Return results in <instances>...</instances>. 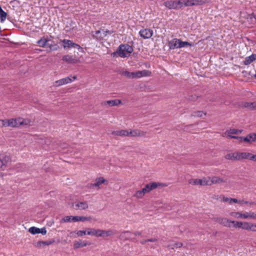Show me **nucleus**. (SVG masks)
Returning <instances> with one entry per match:
<instances>
[{
	"mask_svg": "<svg viewBox=\"0 0 256 256\" xmlns=\"http://www.w3.org/2000/svg\"><path fill=\"white\" fill-rule=\"evenodd\" d=\"M166 186L167 185L166 184L157 182H152L146 184L144 188H142V190L144 194H146L150 192L153 190L156 189L158 187H164Z\"/></svg>",
	"mask_w": 256,
	"mask_h": 256,
	"instance_id": "7ed1b4c3",
	"label": "nucleus"
},
{
	"mask_svg": "<svg viewBox=\"0 0 256 256\" xmlns=\"http://www.w3.org/2000/svg\"><path fill=\"white\" fill-rule=\"evenodd\" d=\"M182 6H192L195 5L194 0H181Z\"/></svg>",
	"mask_w": 256,
	"mask_h": 256,
	"instance_id": "c85d7f7f",
	"label": "nucleus"
},
{
	"mask_svg": "<svg viewBox=\"0 0 256 256\" xmlns=\"http://www.w3.org/2000/svg\"><path fill=\"white\" fill-rule=\"evenodd\" d=\"M62 60L68 64H76L80 62V58L78 57L68 54L64 56Z\"/></svg>",
	"mask_w": 256,
	"mask_h": 256,
	"instance_id": "423d86ee",
	"label": "nucleus"
},
{
	"mask_svg": "<svg viewBox=\"0 0 256 256\" xmlns=\"http://www.w3.org/2000/svg\"><path fill=\"white\" fill-rule=\"evenodd\" d=\"M221 198V196H213V198L216 199V200H218L219 198Z\"/></svg>",
	"mask_w": 256,
	"mask_h": 256,
	"instance_id": "774afa93",
	"label": "nucleus"
},
{
	"mask_svg": "<svg viewBox=\"0 0 256 256\" xmlns=\"http://www.w3.org/2000/svg\"><path fill=\"white\" fill-rule=\"evenodd\" d=\"M140 73H139L138 71L135 72H132L130 73V77L131 78H139L140 76Z\"/></svg>",
	"mask_w": 256,
	"mask_h": 256,
	"instance_id": "a18cd8bd",
	"label": "nucleus"
},
{
	"mask_svg": "<svg viewBox=\"0 0 256 256\" xmlns=\"http://www.w3.org/2000/svg\"><path fill=\"white\" fill-rule=\"evenodd\" d=\"M140 73V78L142 76H150L151 74V72L148 70H144L142 71H138Z\"/></svg>",
	"mask_w": 256,
	"mask_h": 256,
	"instance_id": "f704fd0d",
	"label": "nucleus"
},
{
	"mask_svg": "<svg viewBox=\"0 0 256 256\" xmlns=\"http://www.w3.org/2000/svg\"><path fill=\"white\" fill-rule=\"evenodd\" d=\"M206 116V112L203 111V110H198V111H195L192 113L190 114V116L192 117H198L200 118L202 117V116Z\"/></svg>",
	"mask_w": 256,
	"mask_h": 256,
	"instance_id": "bb28decb",
	"label": "nucleus"
},
{
	"mask_svg": "<svg viewBox=\"0 0 256 256\" xmlns=\"http://www.w3.org/2000/svg\"><path fill=\"white\" fill-rule=\"evenodd\" d=\"M101 30L102 32V33H104V36H107V34H111L112 32L108 30H104L103 29H100Z\"/></svg>",
	"mask_w": 256,
	"mask_h": 256,
	"instance_id": "bf43d9fd",
	"label": "nucleus"
},
{
	"mask_svg": "<svg viewBox=\"0 0 256 256\" xmlns=\"http://www.w3.org/2000/svg\"><path fill=\"white\" fill-rule=\"evenodd\" d=\"M250 218L252 219L256 218V214H254V212H250Z\"/></svg>",
	"mask_w": 256,
	"mask_h": 256,
	"instance_id": "e2e57ef3",
	"label": "nucleus"
},
{
	"mask_svg": "<svg viewBox=\"0 0 256 256\" xmlns=\"http://www.w3.org/2000/svg\"><path fill=\"white\" fill-rule=\"evenodd\" d=\"M112 134L116 136H128V130H120L113 131Z\"/></svg>",
	"mask_w": 256,
	"mask_h": 256,
	"instance_id": "4be33fe9",
	"label": "nucleus"
},
{
	"mask_svg": "<svg viewBox=\"0 0 256 256\" xmlns=\"http://www.w3.org/2000/svg\"><path fill=\"white\" fill-rule=\"evenodd\" d=\"M208 178L209 180V186H211L212 184H219L226 182V180H224L223 178L216 176L212 178L208 177Z\"/></svg>",
	"mask_w": 256,
	"mask_h": 256,
	"instance_id": "ddd939ff",
	"label": "nucleus"
},
{
	"mask_svg": "<svg viewBox=\"0 0 256 256\" xmlns=\"http://www.w3.org/2000/svg\"><path fill=\"white\" fill-rule=\"evenodd\" d=\"M230 202H233L234 203H239V200H238L236 198H230Z\"/></svg>",
	"mask_w": 256,
	"mask_h": 256,
	"instance_id": "69168bd1",
	"label": "nucleus"
},
{
	"mask_svg": "<svg viewBox=\"0 0 256 256\" xmlns=\"http://www.w3.org/2000/svg\"><path fill=\"white\" fill-rule=\"evenodd\" d=\"M250 160L256 162V154H252Z\"/></svg>",
	"mask_w": 256,
	"mask_h": 256,
	"instance_id": "0e129e2a",
	"label": "nucleus"
},
{
	"mask_svg": "<svg viewBox=\"0 0 256 256\" xmlns=\"http://www.w3.org/2000/svg\"><path fill=\"white\" fill-rule=\"evenodd\" d=\"M48 42V40L43 37L37 42V44L40 46L44 48L47 46Z\"/></svg>",
	"mask_w": 256,
	"mask_h": 256,
	"instance_id": "cd10ccee",
	"label": "nucleus"
},
{
	"mask_svg": "<svg viewBox=\"0 0 256 256\" xmlns=\"http://www.w3.org/2000/svg\"><path fill=\"white\" fill-rule=\"evenodd\" d=\"M146 132L141 131V130H139L138 133V136H146Z\"/></svg>",
	"mask_w": 256,
	"mask_h": 256,
	"instance_id": "5fc2aeb1",
	"label": "nucleus"
},
{
	"mask_svg": "<svg viewBox=\"0 0 256 256\" xmlns=\"http://www.w3.org/2000/svg\"><path fill=\"white\" fill-rule=\"evenodd\" d=\"M195 5H200L208 2V0H194Z\"/></svg>",
	"mask_w": 256,
	"mask_h": 256,
	"instance_id": "de8ad7c7",
	"label": "nucleus"
},
{
	"mask_svg": "<svg viewBox=\"0 0 256 256\" xmlns=\"http://www.w3.org/2000/svg\"><path fill=\"white\" fill-rule=\"evenodd\" d=\"M62 85H63V84H62L61 80H56L54 82V86H62Z\"/></svg>",
	"mask_w": 256,
	"mask_h": 256,
	"instance_id": "603ef678",
	"label": "nucleus"
},
{
	"mask_svg": "<svg viewBox=\"0 0 256 256\" xmlns=\"http://www.w3.org/2000/svg\"><path fill=\"white\" fill-rule=\"evenodd\" d=\"M87 234L88 235H92L96 237L99 236H108L114 234L113 232L111 230H104L100 229L96 230L93 228L90 232H88Z\"/></svg>",
	"mask_w": 256,
	"mask_h": 256,
	"instance_id": "f03ea898",
	"label": "nucleus"
},
{
	"mask_svg": "<svg viewBox=\"0 0 256 256\" xmlns=\"http://www.w3.org/2000/svg\"><path fill=\"white\" fill-rule=\"evenodd\" d=\"M142 234V232H136L134 233V236H140Z\"/></svg>",
	"mask_w": 256,
	"mask_h": 256,
	"instance_id": "338daca9",
	"label": "nucleus"
},
{
	"mask_svg": "<svg viewBox=\"0 0 256 256\" xmlns=\"http://www.w3.org/2000/svg\"><path fill=\"white\" fill-rule=\"evenodd\" d=\"M199 98H200V96H196L195 94H192L190 96H188L187 98V100L189 102H195Z\"/></svg>",
	"mask_w": 256,
	"mask_h": 256,
	"instance_id": "72a5a7b5",
	"label": "nucleus"
},
{
	"mask_svg": "<svg viewBox=\"0 0 256 256\" xmlns=\"http://www.w3.org/2000/svg\"><path fill=\"white\" fill-rule=\"evenodd\" d=\"M240 226V228H242V230H251L254 232H256V229L254 228V223H250L246 222H241Z\"/></svg>",
	"mask_w": 256,
	"mask_h": 256,
	"instance_id": "1a4fd4ad",
	"label": "nucleus"
},
{
	"mask_svg": "<svg viewBox=\"0 0 256 256\" xmlns=\"http://www.w3.org/2000/svg\"><path fill=\"white\" fill-rule=\"evenodd\" d=\"M239 204H250V205H252V204H256V203L254 202H249L248 201H246L244 200H239Z\"/></svg>",
	"mask_w": 256,
	"mask_h": 256,
	"instance_id": "8fccbe9b",
	"label": "nucleus"
},
{
	"mask_svg": "<svg viewBox=\"0 0 256 256\" xmlns=\"http://www.w3.org/2000/svg\"><path fill=\"white\" fill-rule=\"evenodd\" d=\"M40 233L43 235H44L46 234V230L45 228H40Z\"/></svg>",
	"mask_w": 256,
	"mask_h": 256,
	"instance_id": "4d7b16f0",
	"label": "nucleus"
},
{
	"mask_svg": "<svg viewBox=\"0 0 256 256\" xmlns=\"http://www.w3.org/2000/svg\"><path fill=\"white\" fill-rule=\"evenodd\" d=\"M139 34L144 39L150 38L153 34V31L150 28H144L140 30Z\"/></svg>",
	"mask_w": 256,
	"mask_h": 256,
	"instance_id": "0eeeda50",
	"label": "nucleus"
},
{
	"mask_svg": "<svg viewBox=\"0 0 256 256\" xmlns=\"http://www.w3.org/2000/svg\"><path fill=\"white\" fill-rule=\"evenodd\" d=\"M250 212H245L244 214H242V218H250Z\"/></svg>",
	"mask_w": 256,
	"mask_h": 256,
	"instance_id": "6e6d98bb",
	"label": "nucleus"
},
{
	"mask_svg": "<svg viewBox=\"0 0 256 256\" xmlns=\"http://www.w3.org/2000/svg\"><path fill=\"white\" fill-rule=\"evenodd\" d=\"M2 121L3 126L16 127V120L14 118L2 120Z\"/></svg>",
	"mask_w": 256,
	"mask_h": 256,
	"instance_id": "aec40b11",
	"label": "nucleus"
},
{
	"mask_svg": "<svg viewBox=\"0 0 256 256\" xmlns=\"http://www.w3.org/2000/svg\"><path fill=\"white\" fill-rule=\"evenodd\" d=\"M122 104V101L120 100L116 99L113 100H110L106 101H104L102 102L101 105L103 106L108 105L109 106H118Z\"/></svg>",
	"mask_w": 256,
	"mask_h": 256,
	"instance_id": "4468645a",
	"label": "nucleus"
},
{
	"mask_svg": "<svg viewBox=\"0 0 256 256\" xmlns=\"http://www.w3.org/2000/svg\"><path fill=\"white\" fill-rule=\"evenodd\" d=\"M16 120V127H18L20 126H27L30 124V120L28 119H24L21 118H14Z\"/></svg>",
	"mask_w": 256,
	"mask_h": 256,
	"instance_id": "2eb2a0df",
	"label": "nucleus"
},
{
	"mask_svg": "<svg viewBox=\"0 0 256 256\" xmlns=\"http://www.w3.org/2000/svg\"><path fill=\"white\" fill-rule=\"evenodd\" d=\"M133 48L128 44H121L119 46L116 52L112 54V55L114 56L118 54V56L122 58H126L130 55L133 52Z\"/></svg>",
	"mask_w": 256,
	"mask_h": 256,
	"instance_id": "f257e3e1",
	"label": "nucleus"
},
{
	"mask_svg": "<svg viewBox=\"0 0 256 256\" xmlns=\"http://www.w3.org/2000/svg\"><path fill=\"white\" fill-rule=\"evenodd\" d=\"M62 42L64 44V48H70L73 47V48H77L78 50L81 48V47L80 45L74 43L72 41L70 40L64 39L62 41Z\"/></svg>",
	"mask_w": 256,
	"mask_h": 256,
	"instance_id": "9b49d317",
	"label": "nucleus"
},
{
	"mask_svg": "<svg viewBox=\"0 0 256 256\" xmlns=\"http://www.w3.org/2000/svg\"><path fill=\"white\" fill-rule=\"evenodd\" d=\"M174 246L178 248H181L183 244L182 242H177L174 244Z\"/></svg>",
	"mask_w": 256,
	"mask_h": 256,
	"instance_id": "052dcab7",
	"label": "nucleus"
},
{
	"mask_svg": "<svg viewBox=\"0 0 256 256\" xmlns=\"http://www.w3.org/2000/svg\"><path fill=\"white\" fill-rule=\"evenodd\" d=\"M228 136L232 138L238 139L240 141L244 140L247 143H252L256 141V133H250L248 134L246 137L234 136Z\"/></svg>",
	"mask_w": 256,
	"mask_h": 256,
	"instance_id": "20e7f679",
	"label": "nucleus"
},
{
	"mask_svg": "<svg viewBox=\"0 0 256 256\" xmlns=\"http://www.w3.org/2000/svg\"><path fill=\"white\" fill-rule=\"evenodd\" d=\"M230 214V216L236 218H242V214L240 212H232Z\"/></svg>",
	"mask_w": 256,
	"mask_h": 256,
	"instance_id": "c03bdc74",
	"label": "nucleus"
},
{
	"mask_svg": "<svg viewBox=\"0 0 256 256\" xmlns=\"http://www.w3.org/2000/svg\"><path fill=\"white\" fill-rule=\"evenodd\" d=\"M91 220V216H79V221L80 222L90 221Z\"/></svg>",
	"mask_w": 256,
	"mask_h": 256,
	"instance_id": "a19ab883",
	"label": "nucleus"
},
{
	"mask_svg": "<svg viewBox=\"0 0 256 256\" xmlns=\"http://www.w3.org/2000/svg\"><path fill=\"white\" fill-rule=\"evenodd\" d=\"M192 44L188 42H182L180 40L178 46L180 48L184 47L185 46H192Z\"/></svg>",
	"mask_w": 256,
	"mask_h": 256,
	"instance_id": "e433bc0d",
	"label": "nucleus"
},
{
	"mask_svg": "<svg viewBox=\"0 0 256 256\" xmlns=\"http://www.w3.org/2000/svg\"><path fill=\"white\" fill-rule=\"evenodd\" d=\"M76 209H80L82 210H84L88 208V205L86 202H80L76 204L75 205Z\"/></svg>",
	"mask_w": 256,
	"mask_h": 256,
	"instance_id": "393cba45",
	"label": "nucleus"
},
{
	"mask_svg": "<svg viewBox=\"0 0 256 256\" xmlns=\"http://www.w3.org/2000/svg\"><path fill=\"white\" fill-rule=\"evenodd\" d=\"M157 240H158L156 238H150V239L146 240L145 242H156Z\"/></svg>",
	"mask_w": 256,
	"mask_h": 256,
	"instance_id": "680f3d73",
	"label": "nucleus"
},
{
	"mask_svg": "<svg viewBox=\"0 0 256 256\" xmlns=\"http://www.w3.org/2000/svg\"><path fill=\"white\" fill-rule=\"evenodd\" d=\"M40 228H36L35 226L31 227L29 228L28 232L32 234H40Z\"/></svg>",
	"mask_w": 256,
	"mask_h": 256,
	"instance_id": "473e14b6",
	"label": "nucleus"
},
{
	"mask_svg": "<svg viewBox=\"0 0 256 256\" xmlns=\"http://www.w3.org/2000/svg\"><path fill=\"white\" fill-rule=\"evenodd\" d=\"M215 222L219 223L220 224L224 226H226L228 228H231L232 225L230 224V220L224 218H214Z\"/></svg>",
	"mask_w": 256,
	"mask_h": 256,
	"instance_id": "9d476101",
	"label": "nucleus"
},
{
	"mask_svg": "<svg viewBox=\"0 0 256 256\" xmlns=\"http://www.w3.org/2000/svg\"><path fill=\"white\" fill-rule=\"evenodd\" d=\"M240 222H241L236 221V220H231L230 221V224L232 225V227L234 228H240Z\"/></svg>",
	"mask_w": 256,
	"mask_h": 256,
	"instance_id": "2f4dec72",
	"label": "nucleus"
},
{
	"mask_svg": "<svg viewBox=\"0 0 256 256\" xmlns=\"http://www.w3.org/2000/svg\"><path fill=\"white\" fill-rule=\"evenodd\" d=\"M164 4L170 9H176L182 6L181 0L176 1L168 0L164 2Z\"/></svg>",
	"mask_w": 256,
	"mask_h": 256,
	"instance_id": "39448f33",
	"label": "nucleus"
},
{
	"mask_svg": "<svg viewBox=\"0 0 256 256\" xmlns=\"http://www.w3.org/2000/svg\"><path fill=\"white\" fill-rule=\"evenodd\" d=\"M60 80L62 84H68L72 82V79L69 77H66Z\"/></svg>",
	"mask_w": 256,
	"mask_h": 256,
	"instance_id": "ea45409f",
	"label": "nucleus"
},
{
	"mask_svg": "<svg viewBox=\"0 0 256 256\" xmlns=\"http://www.w3.org/2000/svg\"><path fill=\"white\" fill-rule=\"evenodd\" d=\"M194 184L200 186H209V180L208 178H204L202 179H195L194 180Z\"/></svg>",
	"mask_w": 256,
	"mask_h": 256,
	"instance_id": "a211bd4d",
	"label": "nucleus"
},
{
	"mask_svg": "<svg viewBox=\"0 0 256 256\" xmlns=\"http://www.w3.org/2000/svg\"><path fill=\"white\" fill-rule=\"evenodd\" d=\"M72 222V216H65L63 217L60 220L61 222Z\"/></svg>",
	"mask_w": 256,
	"mask_h": 256,
	"instance_id": "58836bf2",
	"label": "nucleus"
},
{
	"mask_svg": "<svg viewBox=\"0 0 256 256\" xmlns=\"http://www.w3.org/2000/svg\"><path fill=\"white\" fill-rule=\"evenodd\" d=\"M54 242V240H46V241H38L36 242L34 244V246L38 248H40L42 246H48L52 244H53Z\"/></svg>",
	"mask_w": 256,
	"mask_h": 256,
	"instance_id": "6ab92c4d",
	"label": "nucleus"
},
{
	"mask_svg": "<svg viewBox=\"0 0 256 256\" xmlns=\"http://www.w3.org/2000/svg\"><path fill=\"white\" fill-rule=\"evenodd\" d=\"M102 184H105L106 185H107L108 184V182L105 178H104V177H98L96 178L94 183L90 184V188H92L96 187L99 188H100V185Z\"/></svg>",
	"mask_w": 256,
	"mask_h": 256,
	"instance_id": "6e6552de",
	"label": "nucleus"
},
{
	"mask_svg": "<svg viewBox=\"0 0 256 256\" xmlns=\"http://www.w3.org/2000/svg\"><path fill=\"white\" fill-rule=\"evenodd\" d=\"M91 244L90 242H88V241H82L81 240H79L78 241H75L74 243V249H77L80 248L84 247L86 246H90Z\"/></svg>",
	"mask_w": 256,
	"mask_h": 256,
	"instance_id": "dca6fc26",
	"label": "nucleus"
},
{
	"mask_svg": "<svg viewBox=\"0 0 256 256\" xmlns=\"http://www.w3.org/2000/svg\"><path fill=\"white\" fill-rule=\"evenodd\" d=\"M130 72H129L128 70H123L120 72V74L123 75L128 78H130Z\"/></svg>",
	"mask_w": 256,
	"mask_h": 256,
	"instance_id": "49530a36",
	"label": "nucleus"
},
{
	"mask_svg": "<svg viewBox=\"0 0 256 256\" xmlns=\"http://www.w3.org/2000/svg\"><path fill=\"white\" fill-rule=\"evenodd\" d=\"M255 60H256V54H252L251 56L246 58L245 60L244 61V64L245 65H248Z\"/></svg>",
	"mask_w": 256,
	"mask_h": 256,
	"instance_id": "5701e85b",
	"label": "nucleus"
},
{
	"mask_svg": "<svg viewBox=\"0 0 256 256\" xmlns=\"http://www.w3.org/2000/svg\"><path fill=\"white\" fill-rule=\"evenodd\" d=\"M139 130H130V132L128 131V136H138V133Z\"/></svg>",
	"mask_w": 256,
	"mask_h": 256,
	"instance_id": "4c0bfd02",
	"label": "nucleus"
},
{
	"mask_svg": "<svg viewBox=\"0 0 256 256\" xmlns=\"http://www.w3.org/2000/svg\"><path fill=\"white\" fill-rule=\"evenodd\" d=\"M47 46L50 48V50H56L58 49V46L56 44L48 43Z\"/></svg>",
	"mask_w": 256,
	"mask_h": 256,
	"instance_id": "37998d69",
	"label": "nucleus"
},
{
	"mask_svg": "<svg viewBox=\"0 0 256 256\" xmlns=\"http://www.w3.org/2000/svg\"><path fill=\"white\" fill-rule=\"evenodd\" d=\"M252 18H254L256 20V14L253 12L252 14H248L247 15L246 18H250V20H252Z\"/></svg>",
	"mask_w": 256,
	"mask_h": 256,
	"instance_id": "3c124183",
	"label": "nucleus"
},
{
	"mask_svg": "<svg viewBox=\"0 0 256 256\" xmlns=\"http://www.w3.org/2000/svg\"><path fill=\"white\" fill-rule=\"evenodd\" d=\"M11 158L9 155L5 154L2 156L1 158V169H3V168H6L10 164Z\"/></svg>",
	"mask_w": 256,
	"mask_h": 256,
	"instance_id": "f8f14e48",
	"label": "nucleus"
},
{
	"mask_svg": "<svg viewBox=\"0 0 256 256\" xmlns=\"http://www.w3.org/2000/svg\"><path fill=\"white\" fill-rule=\"evenodd\" d=\"M76 233L78 236H82L86 234V230H78L71 232L70 234Z\"/></svg>",
	"mask_w": 256,
	"mask_h": 256,
	"instance_id": "79ce46f5",
	"label": "nucleus"
},
{
	"mask_svg": "<svg viewBox=\"0 0 256 256\" xmlns=\"http://www.w3.org/2000/svg\"><path fill=\"white\" fill-rule=\"evenodd\" d=\"M244 106L245 108H250L251 110H254V109L256 110V102H245L244 104Z\"/></svg>",
	"mask_w": 256,
	"mask_h": 256,
	"instance_id": "c756f323",
	"label": "nucleus"
},
{
	"mask_svg": "<svg viewBox=\"0 0 256 256\" xmlns=\"http://www.w3.org/2000/svg\"><path fill=\"white\" fill-rule=\"evenodd\" d=\"M72 222H79V216H72Z\"/></svg>",
	"mask_w": 256,
	"mask_h": 256,
	"instance_id": "864d4df0",
	"label": "nucleus"
},
{
	"mask_svg": "<svg viewBox=\"0 0 256 256\" xmlns=\"http://www.w3.org/2000/svg\"><path fill=\"white\" fill-rule=\"evenodd\" d=\"M145 194L142 189V190H137L134 194V196L138 198H142L144 196Z\"/></svg>",
	"mask_w": 256,
	"mask_h": 256,
	"instance_id": "7c9ffc66",
	"label": "nucleus"
},
{
	"mask_svg": "<svg viewBox=\"0 0 256 256\" xmlns=\"http://www.w3.org/2000/svg\"><path fill=\"white\" fill-rule=\"evenodd\" d=\"M104 33H102L101 30H96L94 34L92 32V36L93 38L96 40L97 41H100L103 40L104 36Z\"/></svg>",
	"mask_w": 256,
	"mask_h": 256,
	"instance_id": "f3484780",
	"label": "nucleus"
},
{
	"mask_svg": "<svg viewBox=\"0 0 256 256\" xmlns=\"http://www.w3.org/2000/svg\"><path fill=\"white\" fill-rule=\"evenodd\" d=\"M251 154V153L248 152H238V160H240L242 159H248L250 160Z\"/></svg>",
	"mask_w": 256,
	"mask_h": 256,
	"instance_id": "b1692460",
	"label": "nucleus"
},
{
	"mask_svg": "<svg viewBox=\"0 0 256 256\" xmlns=\"http://www.w3.org/2000/svg\"><path fill=\"white\" fill-rule=\"evenodd\" d=\"M7 14L1 8V22L4 21L6 17Z\"/></svg>",
	"mask_w": 256,
	"mask_h": 256,
	"instance_id": "09e8293b",
	"label": "nucleus"
},
{
	"mask_svg": "<svg viewBox=\"0 0 256 256\" xmlns=\"http://www.w3.org/2000/svg\"><path fill=\"white\" fill-rule=\"evenodd\" d=\"M180 39L174 38L169 43V46L170 49L180 48L178 46Z\"/></svg>",
	"mask_w": 256,
	"mask_h": 256,
	"instance_id": "a878e982",
	"label": "nucleus"
},
{
	"mask_svg": "<svg viewBox=\"0 0 256 256\" xmlns=\"http://www.w3.org/2000/svg\"><path fill=\"white\" fill-rule=\"evenodd\" d=\"M238 152L229 153L226 155L225 158L226 160H238Z\"/></svg>",
	"mask_w": 256,
	"mask_h": 256,
	"instance_id": "412c9836",
	"label": "nucleus"
},
{
	"mask_svg": "<svg viewBox=\"0 0 256 256\" xmlns=\"http://www.w3.org/2000/svg\"><path fill=\"white\" fill-rule=\"evenodd\" d=\"M242 132V130H236L235 128H230L228 130V132L229 134H241Z\"/></svg>",
	"mask_w": 256,
	"mask_h": 256,
	"instance_id": "c9c22d12",
	"label": "nucleus"
},
{
	"mask_svg": "<svg viewBox=\"0 0 256 256\" xmlns=\"http://www.w3.org/2000/svg\"><path fill=\"white\" fill-rule=\"evenodd\" d=\"M222 200L224 202H229L230 203H231L230 202V198H226L224 196H222Z\"/></svg>",
	"mask_w": 256,
	"mask_h": 256,
	"instance_id": "13d9d810",
	"label": "nucleus"
}]
</instances>
